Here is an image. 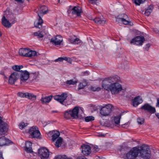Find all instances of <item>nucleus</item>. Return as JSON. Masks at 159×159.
Wrapping results in <instances>:
<instances>
[{
	"label": "nucleus",
	"mask_w": 159,
	"mask_h": 159,
	"mask_svg": "<svg viewBox=\"0 0 159 159\" xmlns=\"http://www.w3.org/2000/svg\"><path fill=\"white\" fill-rule=\"evenodd\" d=\"M27 123H24V122L21 123L19 125V128L21 129H22L23 128H24L25 127L27 126L28 125Z\"/></svg>",
	"instance_id": "e433bc0d"
},
{
	"label": "nucleus",
	"mask_w": 159,
	"mask_h": 159,
	"mask_svg": "<svg viewBox=\"0 0 159 159\" xmlns=\"http://www.w3.org/2000/svg\"><path fill=\"white\" fill-rule=\"evenodd\" d=\"M62 141V139L61 137L58 138L57 140L55 145L57 148H59L61 146Z\"/></svg>",
	"instance_id": "c85d7f7f"
},
{
	"label": "nucleus",
	"mask_w": 159,
	"mask_h": 159,
	"mask_svg": "<svg viewBox=\"0 0 159 159\" xmlns=\"http://www.w3.org/2000/svg\"><path fill=\"white\" fill-rule=\"evenodd\" d=\"M66 159H71L68 158L66 156Z\"/></svg>",
	"instance_id": "e2e57ef3"
},
{
	"label": "nucleus",
	"mask_w": 159,
	"mask_h": 159,
	"mask_svg": "<svg viewBox=\"0 0 159 159\" xmlns=\"http://www.w3.org/2000/svg\"><path fill=\"white\" fill-rule=\"evenodd\" d=\"M34 34L35 36H37L38 38H43L44 35L42 34V32L38 31L35 32L34 33Z\"/></svg>",
	"instance_id": "473e14b6"
},
{
	"label": "nucleus",
	"mask_w": 159,
	"mask_h": 159,
	"mask_svg": "<svg viewBox=\"0 0 159 159\" xmlns=\"http://www.w3.org/2000/svg\"><path fill=\"white\" fill-rule=\"evenodd\" d=\"M140 109L146 111L151 114H153L155 112L156 109L155 107L151 106L149 104L146 103L142 106Z\"/></svg>",
	"instance_id": "4468645a"
},
{
	"label": "nucleus",
	"mask_w": 159,
	"mask_h": 159,
	"mask_svg": "<svg viewBox=\"0 0 159 159\" xmlns=\"http://www.w3.org/2000/svg\"><path fill=\"white\" fill-rule=\"evenodd\" d=\"M18 66L20 70L23 67V66L22 65H18Z\"/></svg>",
	"instance_id": "13d9d810"
},
{
	"label": "nucleus",
	"mask_w": 159,
	"mask_h": 159,
	"mask_svg": "<svg viewBox=\"0 0 159 159\" xmlns=\"http://www.w3.org/2000/svg\"><path fill=\"white\" fill-rule=\"evenodd\" d=\"M9 20L6 18L5 16H3L2 19V23L3 25L6 27L10 28L11 26V23L9 21V20L12 21L11 23L14 24L16 22V18L15 17H12L11 19L8 18Z\"/></svg>",
	"instance_id": "0eeeda50"
},
{
	"label": "nucleus",
	"mask_w": 159,
	"mask_h": 159,
	"mask_svg": "<svg viewBox=\"0 0 159 159\" xmlns=\"http://www.w3.org/2000/svg\"><path fill=\"white\" fill-rule=\"evenodd\" d=\"M16 1H17L18 2H23L24 1V0H15Z\"/></svg>",
	"instance_id": "4d7b16f0"
},
{
	"label": "nucleus",
	"mask_w": 159,
	"mask_h": 159,
	"mask_svg": "<svg viewBox=\"0 0 159 159\" xmlns=\"http://www.w3.org/2000/svg\"><path fill=\"white\" fill-rule=\"evenodd\" d=\"M138 122L139 124H142L144 122V119L143 118H139L138 119Z\"/></svg>",
	"instance_id": "ea45409f"
},
{
	"label": "nucleus",
	"mask_w": 159,
	"mask_h": 159,
	"mask_svg": "<svg viewBox=\"0 0 159 159\" xmlns=\"http://www.w3.org/2000/svg\"><path fill=\"white\" fill-rule=\"evenodd\" d=\"M48 134H53L52 135V140L54 142L59 136L60 134L58 131H57L56 133H55V130H53L52 131H50Z\"/></svg>",
	"instance_id": "393cba45"
},
{
	"label": "nucleus",
	"mask_w": 159,
	"mask_h": 159,
	"mask_svg": "<svg viewBox=\"0 0 159 159\" xmlns=\"http://www.w3.org/2000/svg\"><path fill=\"white\" fill-rule=\"evenodd\" d=\"M68 41L70 43L74 44L75 39H68Z\"/></svg>",
	"instance_id": "8fccbe9b"
},
{
	"label": "nucleus",
	"mask_w": 159,
	"mask_h": 159,
	"mask_svg": "<svg viewBox=\"0 0 159 159\" xmlns=\"http://www.w3.org/2000/svg\"><path fill=\"white\" fill-rule=\"evenodd\" d=\"M51 112L52 113H54V112H57V111H52Z\"/></svg>",
	"instance_id": "bf43d9fd"
},
{
	"label": "nucleus",
	"mask_w": 159,
	"mask_h": 159,
	"mask_svg": "<svg viewBox=\"0 0 159 159\" xmlns=\"http://www.w3.org/2000/svg\"><path fill=\"white\" fill-rule=\"evenodd\" d=\"M121 115L122 114H121L120 115L114 117V122L116 124L118 125L120 123Z\"/></svg>",
	"instance_id": "c756f323"
},
{
	"label": "nucleus",
	"mask_w": 159,
	"mask_h": 159,
	"mask_svg": "<svg viewBox=\"0 0 159 159\" xmlns=\"http://www.w3.org/2000/svg\"><path fill=\"white\" fill-rule=\"evenodd\" d=\"M156 106L159 107V98L157 99V102L156 104Z\"/></svg>",
	"instance_id": "5fc2aeb1"
},
{
	"label": "nucleus",
	"mask_w": 159,
	"mask_h": 159,
	"mask_svg": "<svg viewBox=\"0 0 159 159\" xmlns=\"http://www.w3.org/2000/svg\"><path fill=\"white\" fill-rule=\"evenodd\" d=\"M19 54L22 56L31 57L37 55V52L35 51L31 50L27 48H21L19 51Z\"/></svg>",
	"instance_id": "20e7f679"
},
{
	"label": "nucleus",
	"mask_w": 159,
	"mask_h": 159,
	"mask_svg": "<svg viewBox=\"0 0 159 159\" xmlns=\"http://www.w3.org/2000/svg\"><path fill=\"white\" fill-rule=\"evenodd\" d=\"M89 20H93L95 23L98 24H101L103 25L105 23V20H103V18L98 17L94 18L91 16H89Z\"/></svg>",
	"instance_id": "4be33fe9"
},
{
	"label": "nucleus",
	"mask_w": 159,
	"mask_h": 159,
	"mask_svg": "<svg viewBox=\"0 0 159 159\" xmlns=\"http://www.w3.org/2000/svg\"><path fill=\"white\" fill-rule=\"evenodd\" d=\"M111 78V77H106L102 81V86L104 89H105V87L107 86L108 87L110 86V84H108V83L111 84H112Z\"/></svg>",
	"instance_id": "aec40b11"
},
{
	"label": "nucleus",
	"mask_w": 159,
	"mask_h": 159,
	"mask_svg": "<svg viewBox=\"0 0 159 159\" xmlns=\"http://www.w3.org/2000/svg\"><path fill=\"white\" fill-rule=\"evenodd\" d=\"M80 110L82 111H83V110H84V109L82 107H80Z\"/></svg>",
	"instance_id": "052dcab7"
},
{
	"label": "nucleus",
	"mask_w": 159,
	"mask_h": 159,
	"mask_svg": "<svg viewBox=\"0 0 159 159\" xmlns=\"http://www.w3.org/2000/svg\"><path fill=\"white\" fill-rule=\"evenodd\" d=\"M145 40V38L143 36H137L131 40L130 43L137 45L141 46L143 44Z\"/></svg>",
	"instance_id": "6e6552de"
},
{
	"label": "nucleus",
	"mask_w": 159,
	"mask_h": 159,
	"mask_svg": "<svg viewBox=\"0 0 159 159\" xmlns=\"http://www.w3.org/2000/svg\"><path fill=\"white\" fill-rule=\"evenodd\" d=\"M66 155H58L56 156L54 159H66Z\"/></svg>",
	"instance_id": "4c0bfd02"
},
{
	"label": "nucleus",
	"mask_w": 159,
	"mask_h": 159,
	"mask_svg": "<svg viewBox=\"0 0 159 159\" xmlns=\"http://www.w3.org/2000/svg\"><path fill=\"white\" fill-rule=\"evenodd\" d=\"M153 9V5H149L148 7V10L151 11V12L152 11Z\"/></svg>",
	"instance_id": "09e8293b"
},
{
	"label": "nucleus",
	"mask_w": 159,
	"mask_h": 159,
	"mask_svg": "<svg viewBox=\"0 0 159 159\" xmlns=\"http://www.w3.org/2000/svg\"><path fill=\"white\" fill-rule=\"evenodd\" d=\"M59 0V1L60 0Z\"/></svg>",
	"instance_id": "774afa93"
},
{
	"label": "nucleus",
	"mask_w": 159,
	"mask_h": 159,
	"mask_svg": "<svg viewBox=\"0 0 159 159\" xmlns=\"http://www.w3.org/2000/svg\"><path fill=\"white\" fill-rule=\"evenodd\" d=\"M113 106L109 104L102 107L100 111V114L103 116H106L109 115L112 110Z\"/></svg>",
	"instance_id": "423d86ee"
},
{
	"label": "nucleus",
	"mask_w": 159,
	"mask_h": 159,
	"mask_svg": "<svg viewBox=\"0 0 159 159\" xmlns=\"http://www.w3.org/2000/svg\"><path fill=\"white\" fill-rule=\"evenodd\" d=\"M67 97V94L62 93L61 95H57L53 96L54 99L63 104L64 102L66 100Z\"/></svg>",
	"instance_id": "dca6fc26"
},
{
	"label": "nucleus",
	"mask_w": 159,
	"mask_h": 159,
	"mask_svg": "<svg viewBox=\"0 0 159 159\" xmlns=\"http://www.w3.org/2000/svg\"><path fill=\"white\" fill-rule=\"evenodd\" d=\"M47 122H43H43H42V123H43V124L44 125L45 124V123H46Z\"/></svg>",
	"instance_id": "0e129e2a"
},
{
	"label": "nucleus",
	"mask_w": 159,
	"mask_h": 159,
	"mask_svg": "<svg viewBox=\"0 0 159 159\" xmlns=\"http://www.w3.org/2000/svg\"><path fill=\"white\" fill-rule=\"evenodd\" d=\"M68 14L71 13L72 15H76L77 16H80L82 11L80 7L78 6H69L67 10Z\"/></svg>",
	"instance_id": "39448f33"
},
{
	"label": "nucleus",
	"mask_w": 159,
	"mask_h": 159,
	"mask_svg": "<svg viewBox=\"0 0 159 159\" xmlns=\"http://www.w3.org/2000/svg\"><path fill=\"white\" fill-rule=\"evenodd\" d=\"M10 140L5 138L4 136L0 138V146L7 145L10 143Z\"/></svg>",
	"instance_id": "a878e982"
},
{
	"label": "nucleus",
	"mask_w": 159,
	"mask_h": 159,
	"mask_svg": "<svg viewBox=\"0 0 159 159\" xmlns=\"http://www.w3.org/2000/svg\"><path fill=\"white\" fill-rule=\"evenodd\" d=\"M39 156L41 159H48L49 155L48 150L46 148H42L38 151Z\"/></svg>",
	"instance_id": "1a4fd4ad"
},
{
	"label": "nucleus",
	"mask_w": 159,
	"mask_h": 159,
	"mask_svg": "<svg viewBox=\"0 0 159 159\" xmlns=\"http://www.w3.org/2000/svg\"><path fill=\"white\" fill-rule=\"evenodd\" d=\"M62 41V37L60 35H57L51 39L50 42L56 45H60Z\"/></svg>",
	"instance_id": "f3484780"
},
{
	"label": "nucleus",
	"mask_w": 159,
	"mask_h": 159,
	"mask_svg": "<svg viewBox=\"0 0 159 159\" xmlns=\"http://www.w3.org/2000/svg\"><path fill=\"white\" fill-rule=\"evenodd\" d=\"M150 46L151 44L150 43L147 44L146 45L145 49L147 51H148V48L150 47Z\"/></svg>",
	"instance_id": "3c124183"
},
{
	"label": "nucleus",
	"mask_w": 159,
	"mask_h": 159,
	"mask_svg": "<svg viewBox=\"0 0 159 159\" xmlns=\"http://www.w3.org/2000/svg\"><path fill=\"white\" fill-rule=\"evenodd\" d=\"M81 152L85 156L89 155L91 152V147L88 145L82 144L81 147Z\"/></svg>",
	"instance_id": "2eb2a0df"
},
{
	"label": "nucleus",
	"mask_w": 159,
	"mask_h": 159,
	"mask_svg": "<svg viewBox=\"0 0 159 159\" xmlns=\"http://www.w3.org/2000/svg\"><path fill=\"white\" fill-rule=\"evenodd\" d=\"M90 89L93 91H99L101 90V88L99 87H95L91 86L90 87Z\"/></svg>",
	"instance_id": "f704fd0d"
},
{
	"label": "nucleus",
	"mask_w": 159,
	"mask_h": 159,
	"mask_svg": "<svg viewBox=\"0 0 159 159\" xmlns=\"http://www.w3.org/2000/svg\"><path fill=\"white\" fill-rule=\"evenodd\" d=\"M29 133L33 138H38L40 135V133L38 127L35 126L32 127L30 129Z\"/></svg>",
	"instance_id": "9b49d317"
},
{
	"label": "nucleus",
	"mask_w": 159,
	"mask_h": 159,
	"mask_svg": "<svg viewBox=\"0 0 159 159\" xmlns=\"http://www.w3.org/2000/svg\"><path fill=\"white\" fill-rule=\"evenodd\" d=\"M18 96L21 98H25L29 99L34 100L36 98V96L31 93H23L19 92L17 93Z\"/></svg>",
	"instance_id": "9d476101"
},
{
	"label": "nucleus",
	"mask_w": 159,
	"mask_h": 159,
	"mask_svg": "<svg viewBox=\"0 0 159 159\" xmlns=\"http://www.w3.org/2000/svg\"><path fill=\"white\" fill-rule=\"evenodd\" d=\"M2 35V33L1 31H0V37H1Z\"/></svg>",
	"instance_id": "680f3d73"
},
{
	"label": "nucleus",
	"mask_w": 159,
	"mask_h": 159,
	"mask_svg": "<svg viewBox=\"0 0 159 159\" xmlns=\"http://www.w3.org/2000/svg\"><path fill=\"white\" fill-rule=\"evenodd\" d=\"M38 20L34 22V25L36 28L40 29L42 27V24L43 23V20L41 17L38 16Z\"/></svg>",
	"instance_id": "5701e85b"
},
{
	"label": "nucleus",
	"mask_w": 159,
	"mask_h": 159,
	"mask_svg": "<svg viewBox=\"0 0 159 159\" xmlns=\"http://www.w3.org/2000/svg\"><path fill=\"white\" fill-rule=\"evenodd\" d=\"M105 90L110 91L112 94L116 95L120 93L122 89L121 84L118 83H113L110 84V86L108 87L105 86Z\"/></svg>",
	"instance_id": "f03ea898"
},
{
	"label": "nucleus",
	"mask_w": 159,
	"mask_h": 159,
	"mask_svg": "<svg viewBox=\"0 0 159 159\" xmlns=\"http://www.w3.org/2000/svg\"><path fill=\"white\" fill-rule=\"evenodd\" d=\"M25 146L26 147H31L32 146V143L29 141H26L25 143Z\"/></svg>",
	"instance_id": "c03bdc74"
},
{
	"label": "nucleus",
	"mask_w": 159,
	"mask_h": 159,
	"mask_svg": "<svg viewBox=\"0 0 159 159\" xmlns=\"http://www.w3.org/2000/svg\"><path fill=\"white\" fill-rule=\"evenodd\" d=\"M74 43V44H80L82 42L78 38H76L75 39Z\"/></svg>",
	"instance_id": "58836bf2"
},
{
	"label": "nucleus",
	"mask_w": 159,
	"mask_h": 159,
	"mask_svg": "<svg viewBox=\"0 0 159 159\" xmlns=\"http://www.w3.org/2000/svg\"><path fill=\"white\" fill-rule=\"evenodd\" d=\"M2 158V159H4L2 157V152H0V158Z\"/></svg>",
	"instance_id": "6e6d98bb"
},
{
	"label": "nucleus",
	"mask_w": 159,
	"mask_h": 159,
	"mask_svg": "<svg viewBox=\"0 0 159 159\" xmlns=\"http://www.w3.org/2000/svg\"><path fill=\"white\" fill-rule=\"evenodd\" d=\"M77 159H87V158L85 157H84L82 156H80L77 157Z\"/></svg>",
	"instance_id": "603ef678"
},
{
	"label": "nucleus",
	"mask_w": 159,
	"mask_h": 159,
	"mask_svg": "<svg viewBox=\"0 0 159 159\" xmlns=\"http://www.w3.org/2000/svg\"><path fill=\"white\" fill-rule=\"evenodd\" d=\"M143 102L142 99L140 96L134 98L132 100V104L133 106L137 107L139 104Z\"/></svg>",
	"instance_id": "412c9836"
},
{
	"label": "nucleus",
	"mask_w": 159,
	"mask_h": 159,
	"mask_svg": "<svg viewBox=\"0 0 159 159\" xmlns=\"http://www.w3.org/2000/svg\"><path fill=\"white\" fill-rule=\"evenodd\" d=\"M127 18H128L127 16L125 14H123V18H121L120 19L121 20V21L123 24L125 25H129L130 26L133 25V23L126 20L125 19Z\"/></svg>",
	"instance_id": "b1692460"
},
{
	"label": "nucleus",
	"mask_w": 159,
	"mask_h": 159,
	"mask_svg": "<svg viewBox=\"0 0 159 159\" xmlns=\"http://www.w3.org/2000/svg\"><path fill=\"white\" fill-rule=\"evenodd\" d=\"M139 153L144 159H149L151 156L149 146L143 144L141 146L133 148L129 152L125 154L124 157L126 159H135Z\"/></svg>",
	"instance_id": "f257e3e1"
},
{
	"label": "nucleus",
	"mask_w": 159,
	"mask_h": 159,
	"mask_svg": "<svg viewBox=\"0 0 159 159\" xmlns=\"http://www.w3.org/2000/svg\"><path fill=\"white\" fill-rule=\"evenodd\" d=\"M12 69L14 70H15V72H17V73L18 74H19L20 72H21V71H22V70H20L19 68V66H18V65H15L13 66H12Z\"/></svg>",
	"instance_id": "2f4dec72"
},
{
	"label": "nucleus",
	"mask_w": 159,
	"mask_h": 159,
	"mask_svg": "<svg viewBox=\"0 0 159 159\" xmlns=\"http://www.w3.org/2000/svg\"><path fill=\"white\" fill-rule=\"evenodd\" d=\"M83 73L85 75H89V72L88 71H87L84 72H83Z\"/></svg>",
	"instance_id": "864d4df0"
},
{
	"label": "nucleus",
	"mask_w": 159,
	"mask_h": 159,
	"mask_svg": "<svg viewBox=\"0 0 159 159\" xmlns=\"http://www.w3.org/2000/svg\"><path fill=\"white\" fill-rule=\"evenodd\" d=\"M11 16H13V15H11Z\"/></svg>",
	"instance_id": "338daca9"
},
{
	"label": "nucleus",
	"mask_w": 159,
	"mask_h": 159,
	"mask_svg": "<svg viewBox=\"0 0 159 159\" xmlns=\"http://www.w3.org/2000/svg\"><path fill=\"white\" fill-rule=\"evenodd\" d=\"M145 0H135L134 2L137 5H139L140 4L143 3Z\"/></svg>",
	"instance_id": "c9c22d12"
},
{
	"label": "nucleus",
	"mask_w": 159,
	"mask_h": 159,
	"mask_svg": "<svg viewBox=\"0 0 159 159\" xmlns=\"http://www.w3.org/2000/svg\"><path fill=\"white\" fill-rule=\"evenodd\" d=\"M64 60L63 57H59L57 59H56L55 60V62H62Z\"/></svg>",
	"instance_id": "de8ad7c7"
},
{
	"label": "nucleus",
	"mask_w": 159,
	"mask_h": 159,
	"mask_svg": "<svg viewBox=\"0 0 159 159\" xmlns=\"http://www.w3.org/2000/svg\"><path fill=\"white\" fill-rule=\"evenodd\" d=\"M48 11V7L45 6H41L37 12L38 16H42L43 15L46 13Z\"/></svg>",
	"instance_id": "6ab92c4d"
},
{
	"label": "nucleus",
	"mask_w": 159,
	"mask_h": 159,
	"mask_svg": "<svg viewBox=\"0 0 159 159\" xmlns=\"http://www.w3.org/2000/svg\"><path fill=\"white\" fill-rule=\"evenodd\" d=\"M79 111L78 107L75 106L72 110H70L65 111L64 114L65 118L67 119H69L71 117L73 119L78 118Z\"/></svg>",
	"instance_id": "7ed1b4c3"
},
{
	"label": "nucleus",
	"mask_w": 159,
	"mask_h": 159,
	"mask_svg": "<svg viewBox=\"0 0 159 159\" xmlns=\"http://www.w3.org/2000/svg\"><path fill=\"white\" fill-rule=\"evenodd\" d=\"M92 150L93 152H96L99 150V148L97 146L95 145L93 147V148Z\"/></svg>",
	"instance_id": "37998d69"
},
{
	"label": "nucleus",
	"mask_w": 159,
	"mask_h": 159,
	"mask_svg": "<svg viewBox=\"0 0 159 159\" xmlns=\"http://www.w3.org/2000/svg\"><path fill=\"white\" fill-rule=\"evenodd\" d=\"M85 86V85L83 83H80L78 86V89L80 90L84 89Z\"/></svg>",
	"instance_id": "a19ab883"
},
{
	"label": "nucleus",
	"mask_w": 159,
	"mask_h": 159,
	"mask_svg": "<svg viewBox=\"0 0 159 159\" xmlns=\"http://www.w3.org/2000/svg\"><path fill=\"white\" fill-rule=\"evenodd\" d=\"M25 150L28 152L31 153L33 152L32 149L31 147H26Z\"/></svg>",
	"instance_id": "a18cd8bd"
},
{
	"label": "nucleus",
	"mask_w": 159,
	"mask_h": 159,
	"mask_svg": "<svg viewBox=\"0 0 159 159\" xmlns=\"http://www.w3.org/2000/svg\"><path fill=\"white\" fill-rule=\"evenodd\" d=\"M17 72H13L9 76L8 83L10 84H14L15 83L19 78L20 77L19 74Z\"/></svg>",
	"instance_id": "ddd939ff"
},
{
	"label": "nucleus",
	"mask_w": 159,
	"mask_h": 159,
	"mask_svg": "<svg viewBox=\"0 0 159 159\" xmlns=\"http://www.w3.org/2000/svg\"><path fill=\"white\" fill-rule=\"evenodd\" d=\"M47 123H46V125H45V126L46 125H47Z\"/></svg>",
	"instance_id": "69168bd1"
},
{
	"label": "nucleus",
	"mask_w": 159,
	"mask_h": 159,
	"mask_svg": "<svg viewBox=\"0 0 159 159\" xmlns=\"http://www.w3.org/2000/svg\"><path fill=\"white\" fill-rule=\"evenodd\" d=\"M8 129L7 124L2 120V117L0 116V135L5 134Z\"/></svg>",
	"instance_id": "f8f14e48"
},
{
	"label": "nucleus",
	"mask_w": 159,
	"mask_h": 159,
	"mask_svg": "<svg viewBox=\"0 0 159 159\" xmlns=\"http://www.w3.org/2000/svg\"><path fill=\"white\" fill-rule=\"evenodd\" d=\"M19 74L20 79L22 81L27 80L30 77V73L26 70L22 71Z\"/></svg>",
	"instance_id": "a211bd4d"
},
{
	"label": "nucleus",
	"mask_w": 159,
	"mask_h": 159,
	"mask_svg": "<svg viewBox=\"0 0 159 159\" xmlns=\"http://www.w3.org/2000/svg\"><path fill=\"white\" fill-rule=\"evenodd\" d=\"M52 97V95H50L45 97L42 98L40 100L43 104L48 103L51 101Z\"/></svg>",
	"instance_id": "bb28decb"
},
{
	"label": "nucleus",
	"mask_w": 159,
	"mask_h": 159,
	"mask_svg": "<svg viewBox=\"0 0 159 159\" xmlns=\"http://www.w3.org/2000/svg\"><path fill=\"white\" fill-rule=\"evenodd\" d=\"M94 120V117L92 116H89L86 117L85 118V120L86 122H88L90 121L93 120Z\"/></svg>",
	"instance_id": "72a5a7b5"
},
{
	"label": "nucleus",
	"mask_w": 159,
	"mask_h": 159,
	"mask_svg": "<svg viewBox=\"0 0 159 159\" xmlns=\"http://www.w3.org/2000/svg\"><path fill=\"white\" fill-rule=\"evenodd\" d=\"M77 83V81L76 80H67L65 83L66 84L71 85H74Z\"/></svg>",
	"instance_id": "7c9ffc66"
},
{
	"label": "nucleus",
	"mask_w": 159,
	"mask_h": 159,
	"mask_svg": "<svg viewBox=\"0 0 159 159\" xmlns=\"http://www.w3.org/2000/svg\"><path fill=\"white\" fill-rule=\"evenodd\" d=\"M151 12H152L151 11H150L148 10V9H147L145 10L144 14L146 16H148L150 15Z\"/></svg>",
	"instance_id": "49530a36"
},
{
	"label": "nucleus",
	"mask_w": 159,
	"mask_h": 159,
	"mask_svg": "<svg viewBox=\"0 0 159 159\" xmlns=\"http://www.w3.org/2000/svg\"><path fill=\"white\" fill-rule=\"evenodd\" d=\"M112 83H118L120 80V78L117 75H112L110 76Z\"/></svg>",
	"instance_id": "cd10ccee"
},
{
	"label": "nucleus",
	"mask_w": 159,
	"mask_h": 159,
	"mask_svg": "<svg viewBox=\"0 0 159 159\" xmlns=\"http://www.w3.org/2000/svg\"><path fill=\"white\" fill-rule=\"evenodd\" d=\"M63 59H64V60L67 61V62H68L70 63H71L72 62L71 59L70 58L68 57H64Z\"/></svg>",
	"instance_id": "79ce46f5"
}]
</instances>
